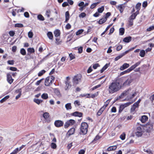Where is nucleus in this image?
<instances>
[{
	"label": "nucleus",
	"instance_id": "obj_13",
	"mask_svg": "<svg viewBox=\"0 0 154 154\" xmlns=\"http://www.w3.org/2000/svg\"><path fill=\"white\" fill-rule=\"evenodd\" d=\"M125 6L124 4L120 5L118 6L117 8L121 13L123 12Z\"/></svg>",
	"mask_w": 154,
	"mask_h": 154
},
{
	"label": "nucleus",
	"instance_id": "obj_24",
	"mask_svg": "<svg viewBox=\"0 0 154 154\" xmlns=\"http://www.w3.org/2000/svg\"><path fill=\"white\" fill-rule=\"evenodd\" d=\"M132 71L131 70V69L130 68H129L127 70L124 71L123 72H122L120 73V75H124L125 74L128 73Z\"/></svg>",
	"mask_w": 154,
	"mask_h": 154
},
{
	"label": "nucleus",
	"instance_id": "obj_9",
	"mask_svg": "<svg viewBox=\"0 0 154 154\" xmlns=\"http://www.w3.org/2000/svg\"><path fill=\"white\" fill-rule=\"evenodd\" d=\"M54 124L57 127H60L63 126V122L61 120H57L55 121Z\"/></svg>",
	"mask_w": 154,
	"mask_h": 154
},
{
	"label": "nucleus",
	"instance_id": "obj_60",
	"mask_svg": "<svg viewBox=\"0 0 154 154\" xmlns=\"http://www.w3.org/2000/svg\"><path fill=\"white\" fill-rule=\"evenodd\" d=\"M83 30L82 29L79 30L76 32V35H79L80 34H81L83 32Z\"/></svg>",
	"mask_w": 154,
	"mask_h": 154
},
{
	"label": "nucleus",
	"instance_id": "obj_55",
	"mask_svg": "<svg viewBox=\"0 0 154 154\" xmlns=\"http://www.w3.org/2000/svg\"><path fill=\"white\" fill-rule=\"evenodd\" d=\"M28 52L30 53H33L35 52L34 49L33 48H29L27 49Z\"/></svg>",
	"mask_w": 154,
	"mask_h": 154
},
{
	"label": "nucleus",
	"instance_id": "obj_49",
	"mask_svg": "<svg viewBox=\"0 0 154 154\" xmlns=\"http://www.w3.org/2000/svg\"><path fill=\"white\" fill-rule=\"evenodd\" d=\"M70 125V123H69L68 121H67L65 122L64 124V128H67L68 127H69Z\"/></svg>",
	"mask_w": 154,
	"mask_h": 154
},
{
	"label": "nucleus",
	"instance_id": "obj_4",
	"mask_svg": "<svg viewBox=\"0 0 154 154\" xmlns=\"http://www.w3.org/2000/svg\"><path fill=\"white\" fill-rule=\"evenodd\" d=\"M88 125L86 122H83L81 124V131L84 134H86L88 131Z\"/></svg>",
	"mask_w": 154,
	"mask_h": 154
},
{
	"label": "nucleus",
	"instance_id": "obj_31",
	"mask_svg": "<svg viewBox=\"0 0 154 154\" xmlns=\"http://www.w3.org/2000/svg\"><path fill=\"white\" fill-rule=\"evenodd\" d=\"M106 20L107 19L106 18H103L100 20L98 23L100 24H102L105 22Z\"/></svg>",
	"mask_w": 154,
	"mask_h": 154
},
{
	"label": "nucleus",
	"instance_id": "obj_57",
	"mask_svg": "<svg viewBox=\"0 0 154 154\" xmlns=\"http://www.w3.org/2000/svg\"><path fill=\"white\" fill-rule=\"evenodd\" d=\"M33 35V33L32 32L30 31L28 33V36L29 38H32V37Z\"/></svg>",
	"mask_w": 154,
	"mask_h": 154
},
{
	"label": "nucleus",
	"instance_id": "obj_5",
	"mask_svg": "<svg viewBox=\"0 0 154 154\" xmlns=\"http://www.w3.org/2000/svg\"><path fill=\"white\" fill-rule=\"evenodd\" d=\"M66 90H67L71 87L72 86V84L70 82V78L69 77H67L66 81L65 82Z\"/></svg>",
	"mask_w": 154,
	"mask_h": 154
},
{
	"label": "nucleus",
	"instance_id": "obj_19",
	"mask_svg": "<svg viewBox=\"0 0 154 154\" xmlns=\"http://www.w3.org/2000/svg\"><path fill=\"white\" fill-rule=\"evenodd\" d=\"M140 61H139L136 63L134 65L131 66L130 68L131 71L134 69L135 68L138 66L140 63Z\"/></svg>",
	"mask_w": 154,
	"mask_h": 154
},
{
	"label": "nucleus",
	"instance_id": "obj_48",
	"mask_svg": "<svg viewBox=\"0 0 154 154\" xmlns=\"http://www.w3.org/2000/svg\"><path fill=\"white\" fill-rule=\"evenodd\" d=\"M68 121H69V123H70V125H73L75 122V121L73 119H70Z\"/></svg>",
	"mask_w": 154,
	"mask_h": 154
},
{
	"label": "nucleus",
	"instance_id": "obj_7",
	"mask_svg": "<svg viewBox=\"0 0 154 154\" xmlns=\"http://www.w3.org/2000/svg\"><path fill=\"white\" fill-rule=\"evenodd\" d=\"M132 103V102H129L121 105L119 106V113L121 112L125 108L129 106Z\"/></svg>",
	"mask_w": 154,
	"mask_h": 154
},
{
	"label": "nucleus",
	"instance_id": "obj_52",
	"mask_svg": "<svg viewBox=\"0 0 154 154\" xmlns=\"http://www.w3.org/2000/svg\"><path fill=\"white\" fill-rule=\"evenodd\" d=\"M98 92H97L94 93V94H92L91 95V96H90V97H91L92 98H94V97H96L98 96Z\"/></svg>",
	"mask_w": 154,
	"mask_h": 154
},
{
	"label": "nucleus",
	"instance_id": "obj_32",
	"mask_svg": "<svg viewBox=\"0 0 154 154\" xmlns=\"http://www.w3.org/2000/svg\"><path fill=\"white\" fill-rule=\"evenodd\" d=\"M119 34L120 35H123L125 32V29L123 28H121L119 29Z\"/></svg>",
	"mask_w": 154,
	"mask_h": 154
},
{
	"label": "nucleus",
	"instance_id": "obj_39",
	"mask_svg": "<svg viewBox=\"0 0 154 154\" xmlns=\"http://www.w3.org/2000/svg\"><path fill=\"white\" fill-rule=\"evenodd\" d=\"M104 10V7L102 6L100 8L98 9V12L99 13H102L103 12Z\"/></svg>",
	"mask_w": 154,
	"mask_h": 154
},
{
	"label": "nucleus",
	"instance_id": "obj_50",
	"mask_svg": "<svg viewBox=\"0 0 154 154\" xmlns=\"http://www.w3.org/2000/svg\"><path fill=\"white\" fill-rule=\"evenodd\" d=\"M23 26V24L21 23H16L15 25V27H22Z\"/></svg>",
	"mask_w": 154,
	"mask_h": 154
},
{
	"label": "nucleus",
	"instance_id": "obj_62",
	"mask_svg": "<svg viewBox=\"0 0 154 154\" xmlns=\"http://www.w3.org/2000/svg\"><path fill=\"white\" fill-rule=\"evenodd\" d=\"M147 5V1H144L143 2L142 6L143 7L145 8Z\"/></svg>",
	"mask_w": 154,
	"mask_h": 154
},
{
	"label": "nucleus",
	"instance_id": "obj_53",
	"mask_svg": "<svg viewBox=\"0 0 154 154\" xmlns=\"http://www.w3.org/2000/svg\"><path fill=\"white\" fill-rule=\"evenodd\" d=\"M86 16V14L84 12L80 14L79 16V17L81 18H84Z\"/></svg>",
	"mask_w": 154,
	"mask_h": 154
},
{
	"label": "nucleus",
	"instance_id": "obj_11",
	"mask_svg": "<svg viewBox=\"0 0 154 154\" xmlns=\"http://www.w3.org/2000/svg\"><path fill=\"white\" fill-rule=\"evenodd\" d=\"M128 52L129 51H127L119 55L118 56L115 58V60L116 61H117L119 59L122 58L123 56L128 53Z\"/></svg>",
	"mask_w": 154,
	"mask_h": 154
},
{
	"label": "nucleus",
	"instance_id": "obj_2",
	"mask_svg": "<svg viewBox=\"0 0 154 154\" xmlns=\"http://www.w3.org/2000/svg\"><path fill=\"white\" fill-rule=\"evenodd\" d=\"M136 95V93L134 91L132 90L131 89H129L127 91H124L119 97V99L121 98H123L124 96L127 95L130 99L133 98Z\"/></svg>",
	"mask_w": 154,
	"mask_h": 154
},
{
	"label": "nucleus",
	"instance_id": "obj_3",
	"mask_svg": "<svg viewBox=\"0 0 154 154\" xmlns=\"http://www.w3.org/2000/svg\"><path fill=\"white\" fill-rule=\"evenodd\" d=\"M54 77L53 76H50L47 77L45 81V85L48 86L52 83L54 80Z\"/></svg>",
	"mask_w": 154,
	"mask_h": 154
},
{
	"label": "nucleus",
	"instance_id": "obj_17",
	"mask_svg": "<svg viewBox=\"0 0 154 154\" xmlns=\"http://www.w3.org/2000/svg\"><path fill=\"white\" fill-rule=\"evenodd\" d=\"M82 114L81 112H75L72 114V115L75 116H78L79 117L82 116Z\"/></svg>",
	"mask_w": 154,
	"mask_h": 154
},
{
	"label": "nucleus",
	"instance_id": "obj_44",
	"mask_svg": "<svg viewBox=\"0 0 154 154\" xmlns=\"http://www.w3.org/2000/svg\"><path fill=\"white\" fill-rule=\"evenodd\" d=\"M19 151V148H17L10 154H17Z\"/></svg>",
	"mask_w": 154,
	"mask_h": 154
},
{
	"label": "nucleus",
	"instance_id": "obj_12",
	"mask_svg": "<svg viewBox=\"0 0 154 154\" xmlns=\"http://www.w3.org/2000/svg\"><path fill=\"white\" fill-rule=\"evenodd\" d=\"M146 128L147 132H149L151 131L153 128V125L152 124L147 123L146 125Z\"/></svg>",
	"mask_w": 154,
	"mask_h": 154
},
{
	"label": "nucleus",
	"instance_id": "obj_58",
	"mask_svg": "<svg viewBox=\"0 0 154 154\" xmlns=\"http://www.w3.org/2000/svg\"><path fill=\"white\" fill-rule=\"evenodd\" d=\"M8 64L11 65H13L14 63V60H9L7 61Z\"/></svg>",
	"mask_w": 154,
	"mask_h": 154
},
{
	"label": "nucleus",
	"instance_id": "obj_27",
	"mask_svg": "<svg viewBox=\"0 0 154 154\" xmlns=\"http://www.w3.org/2000/svg\"><path fill=\"white\" fill-rule=\"evenodd\" d=\"M131 40V37L130 36H129L128 37H126L125 38L123 41L124 42H130Z\"/></svg>",
	"mask_w": 154,
	"mask_h": 154
},
{
	"label": "nucleus",
	"instance_id": "obj_34",
	"mask_svg": "<svg viewBox=\"0 0 154 154\" xmlns=\"http://www.w3.org/2000/svg\"><path fill=\"white\" fill-rule=\"evenodd\" d=\"M34 101L38 105L39 104L42 102V100L38 99H35L34 100Z\"/></svg>",
	"mask_w": 154,
	"mask_h": 154
},
{
	"label": "nucleus",
	"instance_id": "obj_56",
	"mask_svg": "<svg viewBox=\"0 0 154 154\" xmlns=\"http://www.w3.org/2000/svg\"><path fill=\"white\" fill-rule=\"evenodd\" d=\"M50 10H48L46 11V15L47 16V17L48 18L49 17H50Z\"/></svg>",
	"mask_w": 154,
	"mask_h": 154
},
{
	"label": "nucleus",
	"instance_id": "obj_35",
	"mask_svg": "<svg viewBox=\"0 0 154 154\" xmlns=\"http://www.w3.org/2000/svg\"><path fill=\"white\" fill-rule=\"evenodd\" d=\"M43 116L44 119H46L49 116V113L48 112H45L43 114Z\"/></svg>",
	"mask_w": 154,
	"mask_h": 154
},
{
	"label": "nucleus",
	"instance_id": "obj_33",
	"mask_svg": "<svg viewBox=\"0 0 154 154\" xmlns=\"http://www.w3.org/2000/svg\"><path fill=\"white\" fill-rule=\"evenodd\" d=\"M9 97V95H7L4 97L0 101V102L1 103H2L4 102L7 99H8Z\"/></svg>",
	"mask_w": 154,
	"mask_h": 154
},
{
	"label": "nucleus",
	"instance_id": "obj_14",
	"mask_svg": "<svg viewBox=\"0 0 154 154\" xmlns=\"http://www.w3.org/2000/svg\"><path fill=\"white\" fill-rule=\"evenodd\" d=\"M132 82V79L131 78L128 79L123 84V85L126 86L129 85Z\"/></svg>",
	"mask_w": 154,
	"mask_h": 154
},
{
	"label": "nucleus",
	"instance_id": "obj_23",
	"mask_svg": "<svg viewBox=\"0 0 154 154\" xmlns=\"http://www.w3.org/2000/svg\"><path fill=\"white\" fill-rule=\"evenodd\" d=\"M47 35L48 38L50 40H52L53 38V36L52 33L51 32H48Z\"/></svg>",
	"mask_w": 154,
	"mask_h": 154
},
{
	"label": "nucleus",
	"instance_id": "obj_1",
	"mask_svg": "<svg viewBox=\"0 0 154 154\" xmlns=\"http://www.w3.org/2000/svg\"><path fill=\"white\" fill-rule=\"evenodd\" d=\"M122 85L117 81H113L109 85L108 91L109 93L113 94L119 91L121 88Z\"/></svg>",
	"mask_w": 154,
	"mask_h": 154
},
{
	"label": "nucleus",
	"instance_id": "obj_30",
	"mask_svg": "<svg viewBox=\"0 0 154 154\" xmlns=\"http://www.w3.org/2000/svg\"><path fill=\"white\" fill-rule=\"evenodd\" d=\"M41 97L44 99H47L48 98V95L47 93H44L42 94Z\"/></svg>",
	"mask_w": 154,
	"mask_h": 154
},
{
	"label": "nucleus",
	"instance_id": "obj_28",
	"mask_svg": "<svg viewBox=\"0 0 154 154\" xmlns=\"http://www.w3.org/2000/svg\"><path fill=\"white\" fill-rule=\"evenodd\" d=\"M109 65V64H106L101 69L100 72L102 73L105 69H106Z\"/></svg>",
	"mask_w": 154,
	"mask_h": 154
},
{
	"label": "nucleus",
	"instance_id": "obj_61",
	"mask_svg": "<svg viewBox=\"0 0 154 154\" xmlns=\"http://www.w3.org/2000/svg\"><path fill=\"white\" fill-rule=\"evenodd\" d=\"M69 57L70 60H72L75 58V57L72 53H70L69 54Z\"/></svg>",
	"mask_w": 154,
	"mask_h": 154
},
{
	"label": "nucleus",
	"instance_id": "obj_45",
	"mask_svg": "<svg viewBox=\"0 0 154 154\" xmlns=\"http://www.w3.org/2000/svg\"><path fill=\"white\" fill-rule=\"evenodd\" d=\"M45 71L44 70H42L41 71L39 72L38 74V75L39 76H42L43 74L45 73Z\"/></svg>",
	"mask_w": 154,
	"mask_h": 154
},
{
	"label": "nucleus",
	"instance_id": "obj_8",
	"mask_svg": "<svg viewBox=\"0 0 154 154\" xmlns=\"http://www.w3.org/2000/svg\"><path fill=\"white\" fill-rule=\"evenodd\" d=\"M143 129L140 126L137 127L136 129V135L138 137H140L142 136L143 134Z\"/></svg>",
	"mask_w": 154,
	"mask_h": 154
},
{
	"label": "nucleus",
	"instance_id": "obj_63",
	"mask_svg": "<svg viewBox=\"0 0 154 154\" xmlns=\"http://www.w3.org/2000/svg\"><path fill=\"white\" fill-rule=\"evenodd\" d=\"M10 69L12 71H16L17 70V69L15 67H11L10 68Z\"/></svg>",
	"mask_w": 154,
	"mask_h": 154
},
{
	"label": "nucleus",
	"instance_id": "obj_42",
	"mask_svg": "<svg viewBox=\"0 0 154 154\" xmlns=\"http://www.w3.org/2000/svg\"><path fill=\"white\" fill-rule=\"evenodd\" d=\"M51 147L53 149H55L57 147V145L56 143L52 142L51 144Z\"/></svg>",
	"mask_w": 154,
	"mask_h": 154
},
{
	"label": "nucleus",
	"instance_id": "obj_46",
	"mask_svg": "<svg viewBox=\"0 0 154 154\" xmlns=\"http://www.w3.org/2000/svg\"><path fill=\"white\" fill-rule=\"evenodd\" d=\"M82 97H86L87 98H90V94H81Z\"/></svg>",
	"mask_w": 154,
	"mask_h": 154
},
{
	"label": "nucleus",
	"instance_id": "obj_6",
	"mask_svg": "<svg viewBox=\"0 0 154 154\" xmlns=\"http://www.w3.org/2000/svg\"><path fill=\"white\" fill-rule=\"evenodd\" d=\"M82 76L80 74H78L75 76L73 78V82L75 84H78L81 82Z\"/></svg>",
	"mask_w": 154,
	"mask_h": 154
},
{
	"label": "nucleus",
	"instance_id": "obj_20",
	"mask_svg": "<svg viewBox=\"0 0 154 154\" xmlns=\"http://www.w3.org/2000/svg\"><path fill=\"white\" fill-rule=\"evenodd\" d=\"M138 106L139 104L135 103L131 108V112H134L136 108L138 107Z\"/></svg>",
	"mask_w": 154,
	"mask_h": 154
},
{
	"label": "nucleus",
	"instance_id": "obj_21",
	"mask_svg": "<svg viewBox=\"0 0 154 154\" xmlns=\"http://www.w3.org/2000/svg\"><path fill=\"white\" fill-rule=\"evenodd\" d=\"M147 119V117L146 116L144 115L142 116L140 121L142 123H144L146 122Z\"/></svg>",
	"mask_w": 154,
	"mask_h": 154
},
{
	"label": "nucleus",
	"instance_id": "obj_15",
	"mask_svg": "<svg viewBox=\"0 0 154 154\" xmlns=\"http://www.w3.org/2000/svg\"><path fill=\"white\" fill-rule=\"evenodd\" d=\"M129 66V64L125 63L122 66H120V69L121 70H123L125 69L128 68Z\"/></svg>",
	"mask_w": 154,
	"mask_h": 154
},
{
	"label": "nucleus",
	"instance_id": "obj_22",
	"mask_svg": "<svg viewBox=\"0 0 154 154\" xmlns=\"http://www.w3.org/2000/svg\"><path fill=\"white\" fill-rule=\"evenodd\" d=\"M60 31L59 30L57 29L54 31V34L55 37L57 38L60 35Z\"/></svg>",
	"mask_w": 154,
	"mask_h": 154
},
{
	"label": "nucleus",
	"instance_id": "obj_47",
	"mask_svg": "<svg viewBox=\"0 0 154 154\" xmlns=\"http://www.w3.org/2000/svg\"><path fill=\"white\" fill-rule=\"evenodd\" d=\"M154 29V25H152V26H151L148 28L147 29H146V31H150L152 30H153Z\"/></svg>",
	"mask_w": 154,
	"mask_h": 154
},
{
	"label": "nucleus",
	"instance_id": "obj_43",
	"mask_svg": "<svg viewBox=\"0 0 154 154\" xmlns=\"http://www.w3.org/2000/svg\"><path fill=\"white\" fill-rule=\"evenodd\" d=\"M38 19L41 20L43 21L44 20V17L41 14H39L38 16Z\"/></svg>",
	"mask_w": 154,
	"mask_h": 154
},
{
	"label": "nucleus",
	"instance_id": "obj_37",
	"mask_svg": "<svg viewBox=\"0 0 154 154\" xmlns=\"http://www.w3.org/2000/svg\"><path fill=\"white\" fill-rule=\"evenodd\" d=\"M145 54V51L144 50H142L140 51L139 55L140 57H143L144 56Z\"/></svg>",
	"mask_w": 154,
	"mask_h": 154
},
{
	"label": "nucleus",
	"instance_id": "obj_10",
	"mask_svg": "<svg viewBox=\"0 0 154 154\" xmlns=\"http://www.w3.org/2000/svg\"><path fill=\"white\" fill-rule=\"evenodd\" d=\"M7 81L10 84H11L13 81L14 79L12 78L10 74L8 73L7 74Z\"/></svg>",
	"mask_w": 154,
	"mask_h": 154
},
{
	"label": "nucleus",
	"instance_id": "obj_64",
	"mask_svg": "<svg viewBox=\"0 0 154 154\" xmlns=\"http://www.w3.org/2000/svg\"><path fill=\"white\" fill-rule=\"evenodd\" d=\"M111 112H115L116 111V108L115 107L113 106L111 109Z\"/></svg>",
	"mask_w": 154,
	"mask_h": 154
},
{
	"label": "nucleus",
	"instance_id": "obj_25",
	"mask_svg": "<svg viewBox=\"0 0 154 154\" xmlns=\"http://www.w3.org/2000/svg\"><path fill=\"white\" fill-rule=\"evenodd\" d=\"M117 147L116 146H110L107 148V150L109 151L115 150L117 148Z\"/></svg>",
	"mask_w": 154,
	"mask_h": 154
},
{
	"label": "nucleus",
	"instance_id": "obj_29",
	"mask_svg": "<svg viewBox=\"0 0 154 154\" xmlns=\"http://www.w3.org/2000/svg\"><path fill=\"white\" fill-rule=\"evenodd\" d=\"M141 5V3H138L136 5V9L137 10V11H138V12H139V11L140 9Z\"/></svg>",
	"mask_w": 154,
	"mask_h": 154
},
{
	"label": "nucleus",
	"instance_id": "obj_59",
	"mask_svg": "<svg viewBox=\"0 0 154 154\" xmlns=\"http://www.w3.org/2000/svg\"><path fill=\"white\" fill-rule=\"evenodd\" d=\"M16 11H17V10L16 9H13L12 10V15L14 16H15L16 15Z\"/></svg>",
	"mask_w": 154,
	"mask_h": 154
},
{
	"label": "nucleus",
	"instance_id": "obj_26",
	"mask_svg": "<svg viewBox=\"0 0 154 154\" xmlns=\"http://www.w3.org/2000/svg\"><path fill=\"white\" fill-rule=\"evenodd\" d=\"M65 107L67 110H69L72 109L71 104L70 103L66 104L65 105Z\"/></svg>",
	"mask_w": 154,
	"mask_h": 154
},
{
	"label": "nucleus",
	"instance_id": "obj_40",
	"mask_svg": "<svg viewBox=\"0 0 154 154\" xmlns=\"http://www.w3.org/2000/svg\"><path fill=\"white\" fill-rule=\"evenodd\" d=\"M125 133H123L120 136V138L122 140H124L125 137Z\"/></svg>",
	"mask_w": 154,
	"mask_h": 154
},
{
	"label": "nucleus",
	"instance_id": "obj_38",
	"mask_svg": "<svg viewBox=\"0 0 154 154\" xmlns=\"http://www.w3.org/2000/svg\"><path fill=\"white\" fill-rule=\"evenodd\" d=\"M20 54L23 55L26 54V51L25 49L23 48H21L20 50Z\"/></svg>",
	"mask_w": 154,
	"mask_h": 154
},
{
	"label": "nucleus",
	"instance_id": "obj_16",
	"mask_svg": "<svg viewBox=\"0 0 154 154\" xmlns=\"http://www.w3.org/2000/svg\"><path fill=\"white\" fill-rule=\"evenodd\" d=\"M139 14L138 11H136L130 17L129 19L133 20L135 19L137 14Z\"/></svg>",
	"mask_w": 154,
	"mask_h": 154
},
{
	"label": "nucleus",
	"instance_id": "obj_36",
	"mask_svg": "<svg viewBox=\"0 0 154 154\" xmlns=\"http://www.w3.org/2000/svg\"><path fill=\"white\" fill-rule=\"evenodd\" d=\"M54 93L58 97H60L61 95L59 91L57 89H55L54 90Z\"/></svg>",
	"mask_w": 154,
	"mask_h": 154
},
{
	"label": "nucleus",
	"instance_id": "obj_54",
	"mask_svg": "<svg viewBox=\"0 0 154 154\" xmlns=\"http://www.w3.org/2000/svg\"><path fill=\"white\" fill-rule=\"evenodd\" d=\"M8 33L11 36H13L14 35L15 33L14 31H10Z\"/></svg>",
	"mask_w": 154,
	"mask_h": 154
},
{
	"label": "nucleus",
	"instance_id": "obj_18",
	"mask_svg": "<svg viewBox=\"0 0 154 154\" xmlns=\"http://www.w3.org/2000/svg\"><path fill=\"white\" fill-rule=\"evenodd\" d=\"M75 129L74 128H71L68 132L67 135L70 136L73 134L75 132Z\"/></svg>",
	"mask_w": 154,
	"mask_h": 154
},
{
	"label": "nucleus",
	"instance_id": "obj_41",
	"mask_svg": "<svg viewBox=\"0 0 154 154\" xmlns=\"http://www.w3.org/2000/svg\"><path fill=\"white\" fill-rule=\"evenodd\" d=\"M104 110V108H102V107L97 112V115L99 116L100 115Z\"/></svg>",
	"mask_w": 154,
	"mask_h": 154
},
{
	"label": "nucleus",
	"instance_id": "obj_51",
	"mask_svg": "<svg viewBox=\"0 0 154 154\" xmlns=\"http://www.w3.org/2000/svg\"><path fill=\"white\" fill-rule=\"evenodd\" d=\"M56 41L55 43L57 45H60V44L61 41H60V39L58 38H57L55 39Z\"/></svg>",
	"mask_w": 154,
	"mask_h": 154
}]
</instances>
